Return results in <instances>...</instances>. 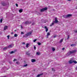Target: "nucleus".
Returning <instances> with one entry per match:
<instances>
[{"label": "nucleus", "instance_id": "30", "mask_svg": "<svg viewBox=\"0 0 77 77\" xmlns=\"http://www.w3.org/2000/svg\"><path fill=\"white\" fill-rule=\"evenodd\" d=\"M37 40V39H36L34 40H33L34 42H36V41Z\"/></svg>", "mask_w": 77, "mask_h": 77}, {"label": "nucleus", "instance_id": "14", "mask_svg": "<svg viewBox=\"0 0 77 77\" xmlns=\"http://www.w3.org/2000/svg\"><path fill=\"white\" fill-rule=\"evenodd\" d=\"M19 11L20 13H21V12H23V10H22V9H20L19 10Z\"/></svg>", "mask_w": 77, "mask_h": 77}, {"label": "nucleus", "instance_id": "19", "mask_svg": "<svg viewBox=\"0 0 77 77\" xmlns=\"http://www.w3.org/2000/svg\"><path fill=\"white\" fill-rule=\"evenodd\" d=\"M28 66V65L27 64H26L25 65H24L23 66V67H26V66Z\"/></svg>", "mask_w": 77, "mask_h": 77}, {"label": "nucleus", "instance_id": "27", "mask_svg": "<svg viewBox=\"0 0 77 77\" xmlns=\"http://www.w3.org/2000/svg\"><path fill=\"white\" fill-rule=\"evenodd\" d=\"M10 54H12V53H14V51H11V52H10Z\"/></svg>", "mask_w": 77, "mask_h": 77}, {"label": "nucleus", "instance_id": "42", "mask_svg": "<svg viewBox=\"0 0 77 77\" xmlns=\"http://www.w3.org/2000/svg\"><path fill=\"white\" fill-rule=\"evenodd\" d=\"M64 49H65V48H63L62 50H64Z\"/></svg>", "mask_w": 77, "mask_h": 77}, {"label": "nucleus", "instance_id": "21", "mask_svg": "<svg viewBox=\"0 0 77 77\" xmlns=\"http://www.w3.org/2000/svg\"><path fill=\"white\" fill-rule=\"evenodd\" d=\"M73 63H77V62L76 61H75V60H73Z\"/></svg>", "mask_w": 77, "mask_h": 77}, {"label": "nucleus", "instance_id": "51", "mask_svg": "<svg viewBox=\"0 0 77 77\" xmlns=\"http://www.w3.org/2000/svg\"><path fill=\"white\" fill-rule=\"evenodd\" d=\"M15 32H16V30H15Z\"/></svg>", "mask_w": 77, "mask_h": 77}, {"label": "nucleus", "instance_id": "12", "mask_svg": "<svg viewBox=\"0 0 77 77\" xmlns=\"http://www.w3.org/2000/svg\"><path fill=\"white\" fill-rule=\"evenodd\" d=\"M36 60H35L34 59H32L31 60V62H35Z\"/></svg>", "mask_w": 77, "mask_h": 77}, {"label": "nucleus", "instance_id": "1", "mask_svg": "<svg viewBox=\"0 0 77 77\" xmlns=\"http://www.w3.org/2000/svg\"><path fill=\"white\" fill-rule=\"evenodd\" d=\"M63 18H69V17H72V14H68L66 15H63Z\"/></svg>", "mask_w": 77, "mask_h": 77}, {"label": "nucleus", "instance_id": "25", "mask_svg": "<svg viewBox=\"0 0 77 77\" xmlns=\"http://www.w3.org/2000/svg\"><path fill=\"white\" fill-rule=\"evenodd\" d=\"M41 75H42V74H40L39 75H38L37 76V77H40L41 76Z\"/></svg>", "mask_w": 77, "mask_h": 77}, {"label": "nucleus", "instance_id": "4", "mask_svg": "<svg viewBox=\"0 0 77 77\" xmlns=\"http://www.w3.org/2000/svg\"><path fill=\"white\" fill-rule=\"evenodd\" d=\"M24 24L27 25V24H31V21H27L24 23Z\"/></svg>", "mask_w": 77, "mask_h": 77}, {"label": "nucleus", "instance_id": "3", "mask_svg": "<svg viewBox=\"0 0 77 77\" xmlns=\"http://www.w3.org/2000/svg\"><path fill=\"white\" fill-rule=\"evenodd\" d=\"M47 8L45 7L44 8H43L40 9V12H42L45 11H47Z\"/></svg>", "mask_w": 77, "mask_h": 77}, {"label": "nucleus", "instance_id": "43", "mask_svg": "<svg viewBox=\"0 0 77 77\" xmlns=\"http://www.w3.org/2000/svg\"><path fill=\"white\" fill-rule=\"evenodd\" d=\"M75 33H77V30H76V31H75Z\"/></svg>", "mask_w": 77, "mask_h": 77}, {"label": "nucleus", "instance_id": "33", "mask_svg": "<svg viewBox=\"0 0 77 77\" xmlns=\"http://www.w3.org/2000/svg\"><path fill=\"white\" fill-rule=\"evenodd\" d=\"M52 71H55V70L53 68H52Z\"/></svg>", "mask_w": 77, "mask_h": 77}, {"label": "nucleus", "instance_id": "22", "mask_svg": "<svg viewBox=\"0 0 77 77\" xmlns=\"http://www.w3.org/2000/svg\"><path fill=\"white\" fill-rule=\"evenodd\" d=\"M14 36H15V37H17V36H18V34H15L14 35Z\"/></svg>", "mask_w": 77, "mask_h": 77}, {"label": "nucleus", "instance_id": "32", "mask_svg": "<svg viewBox=\"0 0 77 77\" xmlns=\"http://www.w3.org/2000/svg\"><path fill=\"white\" fill-rule=\"evenodd\" d=\"M21 28L22 29H23V26H22V25H21Z\"/></svg>", "mask_w": 77, "mask_h": 77}, {"label": "nucleus", "instance_id": "10", "mask_svg": "<svg viewBox=\"0 0 77 77\" xmlns=\"http://www.w3.org/2000/svg\"><path fill=\"white\" fill-rule=\"evenodd\" d=\"M8 29V26H5L4 27V30H6V29Z\"/></svg>", "mask_w": 77, "mask_h": 77}, {"label": "nucleus", "instance_id": "34", "mask_svg": "<svg viewBox=\"0 0 77 77\" xmlns=\"http://www.w3.org/2000/svg\"><path fill=\"white\" fill-rule=\"evenodd\" d=\"M35 23H33L32 24V25H35Z\"/></svg>", "mask_w": 77, "mask_h": 77}, {"label": "nucleus", "instance_id": "48", "mask_svg": "<svg viewBox=\"0 0 77 77\" xmlns=\"http://www.w3.org/2000/svg\"><path fill=\"white\" fill-rule=\"evenodd\" d=\"M68 1H71V0H68Z\"/></svg>", "mask_w": 77, "mask_h": 77}, {"label": "nucleus", "instance_id": "47", "mask_svg": "<svg viewBox=\"0 0 77 77\" xmlns=\"http://www.w3.org/2000/svg\"><path fill=\"white\" fill-rule=\"evenodd\" d=\"M13 33H14L13 32L11 33V34H13Z\"/></svg>", "mask_w": 77, "mask_h": 77}, {"label": "nucleus", "instance_id": "15", "mask_svg": "<svg viewBox=\"0 0 77 77\" xmlns=\"http://www.w3.org/2000/svg\"><path fill=\"white\" fill-rule=\"evenodd\" d=\"M54 24V22H53L50 25V27H52V26H53Z\"/></svg>", "mask_w": 77, "mask_h": 77}, {"label": "nucleus", "instance_id": "35", "mask_svg": "<svg viewBox=\"0 0 77 77\" xmlns=\"http://www.w3.org/2000/svg\"><path fill=\"white\" fill-rule=\"evenodd\" d=\"M16 6L17 7H18V4H16Z\"/></svg>", "mask_w": 77, "mask_h": 77}, {"label": "nucleus", "instance_id": "7", "mask_svg": "<svg viewBox=\"0 0 77 77\" xmlns=\"http://www.w3.org/2000/svg\"><path fill=\"white\" fill-rule=\"evenodd\" d=\"M50 35V33L49 32H48L47 33V38H48V36H49Z\"/></svg>", "mask_w": 77, "mask_h": 77}, {"label": "nucleus", "instance_id": "24", "mask_svg": "<svg viewBox=\"0 0 77 77\" xmlns=\"http://www.w3.org/2000/svg\"><path fill=\"white\" fill-rule=\"evenodd\" d=\"M26 54H27V55H30V54H29V52H27L26 53Z\"/></svg>", "mask_w": 77, "mask_h": 77}, {"label": "nucleus", "instance_id": "45", "mask_svg": "<svg viewBox=\"0 0 77 77\" xmlns=\"http://www.w3.org/2000/svg\"><path fill=\"white\" fill-rule=\"evenodd\" d=\"M55 20H57V17H55Z\"/></svg>", "mask_w": 77, "mask_h": 77}, {"label": "nucleus", "instance_id": "17", "mask_svg": "<svg viewBox=\"0 0 77 77\" xmlns=\"http://www.w3.org/2000/svg\"><path fill=\"white\" fill-rule=\"evenodd\" d=\"M69 63H73V61H72L71 60L69 61Z\"/></svg>", "mask_w": 77, "mask_h": 77}, {"label": "nucleus", "instance_id": "26", "mask_svg": "<svg viewBox=\"0 0 77 77\" xmlns=\"http://www.w3.org/2000/svg\"><path fill=\"white\" fill-rule=\"evenodd\" d=\"M8 48V47L5 48H4L3 50H6V49H7V48Z\"/></svg>", "mask_w": 77, "mask_h": 77}, {"label": "nucleus", "instance_id": "6", "mask_svg": "<svg viewBox=\"0 0 77 77\" xmlns=\"http://www.w3.org/2000/svg\"><path fill=\"white\" fill-rule=\"evenodd\" d=\"M45 29H46V32H48V29L47 28V27L45 26L44 27Z\"/></svg>", "mask_w": 77, "mask_h": 77}, {"label": "nucleus", "instance_id": "38", "mask_svg": "<svg viewBox=\"0 0 77 77\" xmlns=\"http://www.w3.org/2000/svg\"><path fill=\"white\" fill-rule=\"evenodd\" d=\"M34 50H36V47L35 46H34Z\"/></svg>", "mask_w": 77, "mask_h": 77}, {"label": "nucleus", "instance_id": "16", "mask_svg": "<svg viewBox=\"0 0 77 77\" xmlns=\"http://www.w3.org/2000/svg\"><path fill=\"white\" fill-rule=\"evenodd\" d=\"M29 44L28 43H27L26 45V48H28V47H29Z\"/></svg>", "mask_w": 77, "mask_h": 77}, {"label": "nucleus", "instance_id": "31", "mask_svg": "<svg viewBox=\"0 0 77 77\" xmlns=\"http://www.w3.org/2000/svg\"><path fill=\"white\" fill-rule=\"evenodd\" d=\"M69 35L68 36V38H67V39H69Z\"/></svg>", "mask_w": 77, "mask_h": 77}, {"label": "nucleus", "instance_id": "50", "mask_svg": "<svg viewBox=\"0 0 77 77\" xmlns=\"http://www.w3.org/2000/svg\"><path fill=\"white\" fill-rule=\"evenodd\" d=\"M1 20H3V19H1Z\"/></svg>", "mask_w": 77, "mask_h": 77}, {"label": "nucleus", "instance_id": "11", "mask_svg": "<svg viewBox=\"0 0 77 77\" xmlns=\"http://www.w3.org/2000/svg\"><path fill=\"white\" fill-rule=\"evenodd\" d=\"M54 23H58V21L57 20H55L53 22Z\"/></svg>", "mask_w": 77, "mask_h": 77}, {"label": "nucleus", "instance_id": "41", "mask_svg": "<svg viewBox=\"0 0 77 77\" xmlns=\"http://www.w3.org/2000/svg\"><path fill=\"white\" fill-rule=\"evenodd\" d=\"M16 60H17L16 59H14V60H13V61H16Z\"/></svg>", "mask_w": 77, "mask_h": 77}, {"label": "nucleus", "instance_id": "8", "mask_svg": "<svg viewBox=\"0 0 77 77\" xmlns=\"http://www.w3.org/2000/svg\"><path fill=\"white\" fill-rule=\"evenodd\" d=\"M32 34V32H30L27 33L26 34V36H29V35H31Z\"/></svg>", "mask_w": 77, "mask_h": 77}, {"label": "nucleus", "instance_id": "2", "mask_svg": "<svg viewBox=\"0 0 77 77\" xmlns=\"http://www.w3.org/2000/svg\"><path fill=\"white\" fill-rule=\"evenodd\" d=\"M76 51L75 50H74L72 51H70L67 53V54H68V55H69V54H72L73 53H76Z\"/></svg>", "mask_w": 77, "mask_h": 77}, {"label": "nucleus", "instance_id": "23", "mask_svg": "<svg viewBox=\"0 0 77 77\" xmlns=\"http://www.w3.org/2000/svg\"><path fill=\"white\" fill-rule=\"evenodd\" d=\"M40 52H37L36 53L37 55H40Z\"/></svg>", "mask_w": 77, "mask_h": 77}, {"label": "nucleus", "instance_id": "28", "mask_svg": "<svg viewBox=\"0 0 77 77\" xmlns=\"http://www.w3.org/2000/svg\"><path fill=\"white\" fill-rule=\"evenodd\" d=\"M74 45H75L74 44H72L71 45V47H74Z\"/></svg>", "mask_w": 77, "mask_h": 77}, {"label": "nucleus", "instance_id": "36", "mask_svg": "<svg viewBox=\"0 0 77 77\" xmlns=\"http://www.w3.org/2000/svg\"><path fill=\"white\" fill-rule=\"evenodd\" d=\"M23 34H24V32H21V35H23Z\"/></svg>", "mask_w": 77, "mask_h": 77}, {"label": "nucleus", "instance_id": "49", "mask_svg": "<svg viewBox=\"0 0 77 77\" xmlns=\"http://www.w3.org/2000/svg\"><path fill=\"white\" fill-rule=\"evenodd\" d=\"M18 63V62H17L16 63Z\"/></svg>", "mask_w": 77, "mask_h": 77}, {"label": "nucleus", "instance_id": "40", "mask_svg": "<svg viewBox=\"0 0 77 77\" xmlns=\"http://www.w3.org/2000/svg\"><path fill=\"white\" fill-rule=\"evenodd\" d=\"M22 44H23V45H25V43L24 42H23L22 43Z\"/></svg>", "mask_w": 77, "mask_h": 77}, {"label": "nucleus", "instance_id": "44", "mask_svg": "<svg viewBox=\"0 0 77 77\" xmlns=\"http://www.w3.org/2000/svg\"><path fill=\"white\" fill-rule=\"evenodd\" d=\"M43 23H46V21L43 22Z\"/></svg>", "mask_w": 77, "mask_h": 77}, {"label": "nucleus", "instance_id": "18", "mask_svg": "<svg viewBox=\"0 0 77 77\" xmlns=\"http://www.w3.org/2000/svg\"><path fill=\"white\" fill-rule=\"evenodd\" d=\"M52 50L53 51H55V49L54 47L52 48Z\"/></svg>", "mask_w": 77, "mask_h": 77}, {"label": "nucleus", "instance_id": "39", "mask_svg": "<svg viewBox=\"0 0 77 77\" xmlns=\"http://www.w3.org/2000/svg\"><path fill=\"white\" fill-rule=\"evenodd\" d=\"M0 23H2V20H0Z\"/></svg>", "mask_w": 77, "mask_h": 77}, {"label": "nucleus", "instance_id": "13", "mask_svg": "<svg viewBox=\"0 0 77 77\" xmlns=\"http://www.w3.org/2000/svg\"><path fill=\"white\" fill-rule=\"evenodd\" d=\"M2 6H6V4L5 3H2Z\"/></svg>", "mask_w": 77, "mask_h": 77}, {"label": "nucleus", "instance_id": "29", "mask_svg": "<svg viewBox=\"0 0 77 77\" xmlns=\"http://www.w3.org/2000/svg\"><path fill=\"white\" fill-rule=\"evenodd\" d=\"M9 37H10V36L9 35L7 36V37L8 38V39H9Z\"/></svg>", "mask_w": 77, "mask_h": 77}, {"label": "nucleus", "instance_id": "9", "mask_svg": "<svg viewBox=\"0 0 77 77\" xmlns=\"http://www.w3.org/2000/svg\"><path fill=\"white\" fill-rule=\"evenodd\" d=\"M63 39H61L60 41L59 42V43L60 44H61V43L62 42H63Z\"/></svg>", "mask_w": 77, "mask_h": 77}, {"label": "nucleus", "instance_id": "20", "mask_svg": "<svg viewBox=\"0 0 77 77\" xmlns=\"http://www.w3.org/2000/svg\"><path fill=\"white\" fill-rule=\"evenodd\" d=\"M37 44L38 45H41V43L40 42H37Z\"/></svg>", "mask_w": 77, "mask_h": 77}, {"label": "nucleus", "instance_id": "46", "mask_svg": "<svg viewBox=\"0 0 77 77\" xmlns=\"http://www.w3.org/2000/svg\"><path fill=\"white\" fill-rule=\"evenodd\" d=\"M76 69L77 70V66L76 67Z\"/></svg>", "mask_w": 77, "mask_h": 77}, {"label": "nucleus", "instance_id": "5", "mask_svg": "<svg viewBox=\"0 0 77 77\" xmlns=\"http://www.w3.org/2000/svg\"><path fill=\"white\" fill-rule=\"evenodd\" d=\"M14 45L13 44H11L8 47V48H12V47H14Z\"/></svg>", "mask_w": 77, "mask_h": 77}, {"label": "nucleus", "instance_id": "37", "mask_svg": "<svg viewBox=\"0 0 77 77\" xmlns=\"http://www.w3.org/2000/svg\"><path fill=\"white\" fill-rule=\"evenodd\" d=\"M56 37H57V35H54V38H56Z\"/></svg>", "mask_w": 77, "mask_h": 77}]
</instances>
